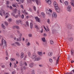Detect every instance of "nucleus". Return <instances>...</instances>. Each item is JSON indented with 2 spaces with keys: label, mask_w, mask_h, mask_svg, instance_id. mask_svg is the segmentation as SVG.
<instances>
[{
  "label": "nucleus",
  "mask_w": 74,
  "mask_h": 74,
  "mask_svg": "<svg viewBox=\"0 0 74 74\" xmlns=\"http://www.w3.org/2000/svg\"><path fill=\"white\" fill-rule=\"evenodd\" d=\"M1 41L2 44H0V46H1V45H3V44H4V46L6 48V47H7V42H6V41L4 40V38H2Z\"/></svg>",
  "instance_id": "f257e3e1"
},
{
  "label": "nucleus",
  "mask_w": 74,
  "mask_h": 74,
  "mask_svg": "<svg viewBox=\"0 0 74 74\" xmlns=\"http://www.w3.org/2000/svg\"><path fill=\"white\" fill-rule=\"evenodd\" d=\"M36 56L35 55H33L32 56V59H34V61L35 62V61H38V60H40V58H36Z\"/></svg>",
  "instance_id": "f03ea898"
},
{
  "label": "nucleus",
  "mask_w": 74,
  "mask_h": 74,
  "mask_svg": "<svg viewBox=\"0 0 74 74\" xmlns=\"http://www.w3.org/2000/svg\"><path fill=\"white\" fill-rule=\"evenodd\" d=\"M34 1H34H36V4L38 5V3H39V0H27V3H31L32 1Z\"/></svg>",
  "instance_id": "7ed1b4c3"
},
{
  "label": "nucleus",
  "mask_w": 74,
  "mask_h": 74,
  "mask_svg": "<svg viewBox=\"0 0 74 74\" xmlns=\"http://www.w3.org/2000/svg\"><path fill=\"white\" fill-rule=\"evenodd\" d=\"M57 57H58L56 61V66H57V64H59V58H60V55H59V54L57 55L56 56Z\"/></svg>",
  "instance_id": "20e7f679"
},
{
  "label": "nucleus",
  "mask_w": 74,
  "mask_h": 74,
  "mask_svg": "<svg viewBox=\"0 0 74 74\" xmlns=\"http://www.w3.org/2000/svg\"><path fill=\"white\" fill-rule=\"evenodd\" d=\"M55 9L57 12H58V13H59V12H60V8H59L58 6L55 7Z\"/></svg>",
  "instance_id": "39448f33"
},
{
  "label": "nucleus",
  "mask_w": 74,
  "mask_h": 74,
  "mask_svg": "<svg viewBox=\"0 0 74 74\" xmlns=\"http://www.w3.org/2000/svg\"><path fill=\"white\" fill-rule=\"evenodd\" d=\"M67 10L69 12H70L71 11V5H69L67 7Z\"/></svg>",
  "instance_id": "423d86ee"
},
{
  "label": "nucleus",
  "mask_w": 74,
  "mask_h": 74,
  "mask_svg": "<svg viewBox=\"0 0 74 74\" xmlns=\"http://www.w3.org/2000/svg\"><path fill=\"white\" fill-rule=\"evenodd\" d=\"M35 19L36 20V21L38 22H40V18H38L37 16L35 17Z\"/></svg>",
  "instance_id": "0eeeda50"
},
{
  "label": "nucleus",
  "mask_w": 74,
  "mask_h": 74,
  "mask_svg": "<svg viewBox=\"0 0 74 74\" xmlns=\"http://www.w3.org/2000/svg\"><path fill=\"white\" fill-rule=\"evenodd\" d=\"M52 16L53 17V18H56L57 17L56 13L55 12H53L52 14Z\"/></svg>",
  "instance_id": "6e6552de"
},
{
  "label": "nucleus",
  "mask_w": 74,
  "mask_h": 74,
  "mask_svg": "<svg viewBox=\"0 0 74 74\" xmlns=\"http://www.w3.org/2000/svg\"><path fill=\"white\" fill-rule=\"evenodd\" d=\"M67 29H72V26L70 24H68L67 26Z\"/></svg>",
  "instance_id": "1a4fd4ad"
},
{
  "label": "nucleus",
  "mask_w": 74,
  "mask_h": 74,
  "mask_svg": "<svg viewBox=\"0 0 74 74\" xmlns=\"http://www.w3.org/2000/svg\"><path fill=\"white\" fill-rule=\"evenodd\" d=\"M53 4L54 6L55 7H55H58V3H57L56 2H54Z\"/></svg>",
  "instance_id": "9d476101"
},
{
  "label": "nucleus",
  "mask_w": 74,
  "mask_h": 74,
  "mask_svg": "<svg viewBox=\"0 0 74 74\" xmlns=\"http://www.w3.org/2000/svg\"><path fill=\"white\" fill-rule=\"evenodd\" d=\"M46 11V13L48 14L49 16H51V13L49 12V13H48V12H47V11H49V10L48 9H47Z\"/></svg>",
  "instance_id": "9b49d317"
},
{
  "label": "nucleus",
  "mask_w": 74,
  "mask_h": 74,
  "mask_svg": "<svg viewBox=\"0 0 74 74\" xmlns=\"http://www.w3.org/2000/svg\"><path fill=\"white\" fill-rule=\"evenodd\" d=\"M16 41H22V37L20 36L18 39H17Z\"/></svg>",
  "instance_id": "f8f14e48"
},
{
  "label": "nucleus",
  "mask_w": 74,
  "mask_h": 74,
  "mask_svg": "<svg viewBox=\"0 0 74 74\" xmlns=\"http://www.w3.org/2000/svg\"><path fill=\"white\" fill-rule=\"evenodd\" d=\"M64 4L66 6H68L69 4V3L68 1H65L64 2Z\"/></svg>",
  "instance_id": "ddd939ff"
},
{
  "label": "nucleus",
  "mask_w": 74,
  "mask_h": 74,
  "mask_svg": "<svg viewBox=\"0 0 74 74\" xmlns=\"http://www.w3.org/2000/svg\"><path fill=\"white\" fill-rule=\"evenodd\" d=\"M67 39H69V41L70 42L73 41V37H71L69 39L67 38Z\"/></svg>",
  "instance_id": "4468645a"
},
{
  "label": "nucleus",
  "mask_w": 74,
  "mask_h": 74,
  "mask_svg": "<svg viewBox=\"0 0 74 74\" xmlns=\"http://www.w3.org/2000/svg\"><path fill=\"white\" fill-rule=\"evenodd\" d=\"M38 53L40 56H42V52H38Z\"/></svg>",
  "instance_id": "2eb2a0df"
},
{
  "label": "nucleus",
  "mask_w": 74,
  "mask_h": 74,
  "mask_svg": "<svg viewBox=\"0 0 74 74\" xmlns=\"http://www.w3.org/2000/svg\"><path fill=\"white\" fill-rule=\"evenodd\" d=\"M24 53L23 52H22L21 53V58H23L24 56Z\"/></svg>",
  "instance_id": "dca6fc26"
},
{
  "label": "nucleus",
  "mask_w": 74,
  "mask_h": 74,
  "mask_svg": "<svg viewBox=\"0 0 74 74\" xmlns=\"http://www.w3.org/2000/svg\"><path fill=\"white\" fill-rule=\"evenodd\" d=\"M46 2L48 3V4L50 5L51 4V1L49 0H47V1H46Z\"/></svg>",
  "instance_id": "f3484780"
},
{
  "label": "nucleus",
  "mask_w": 74,
  "mask_h": 74,
  "mask_svg": "<svg viewBox=\"0 0 74 74\" xmlns=\"http://www.w3.org/2000/svg\"><path fill=\"white\" fill-rule=\"evenodd\" d=\"M41 15H42V17L43 18H45V13H44V12H42L41 13Z\"/></svg>",
  "instance_id": "a211bd4d"
},
{
  "label": "nucleus",
  "mask_w": 74,
  "mask_h": 74,
  "mask_svg": "<svg viewBox=\"0 0 74 74\" xmlns=\"http://www.w3.org/2000/svg\"><path fill=\"white\" fill-rule=\"evenodd\" d=\"M15 44L18 46H20V45H21V44L18 42H15Z\"/></svg>",
  "instance_id": "6ab92c4d"
},
{
  "label": "nucleus",
  "mask_w": 74,
  "mask_h": 74,
  "mask_svg": "<svg viewBox=\"0 0 74 74\" xmlns=\"http://www.w3.org/2000/svg\"><path fill=\"white\" fill-rule=\"evenodd\" d=\"M48 55H49V56H51L52 55V53L51 52H50L48 53Z\"/></svg>",
  "instance_id": "aec40b11"
},
{
  "label": "nucleus",
  "mask_w": 74,
  "mask_h": 74,
  "mask_svg": "<svg viewBox=\"0 0 74 74\" xmlns=\"http://www.w3.org/2000/svg\"><path fill=\"white\" fill-rule=\"evenodd\" d=\"M42 41L43 42H45V37L42 38Z\"/></svg>",
  "instance_id": "412c9836"
},
{
  "label": "nucleus",
  "mask_w": 74,
  "mask_h": 74,
  "mask_svg": "<svg viewBox=\"0 0 74 74\" xmlns=\"http://www.w3.org/2000/svg\"><path fill=\"white\" fill-rule=\"evenodd\" d=\"M35 27L36 29H38V30H39V27H38V25H35Z\"/></svg>",
  "instance_id": "4be33fe9"
},
{
  "label": "nucleus",
  "mask_w": 74,
  "mask_h": 74,
  "mask_svg": "<svg viewBox=\"0 0 74 74\" xmlns=\"http://www.w3.org/2000/svg\"><path fill=\"white\" fill-rule=\"evenodd\" d=\"M29 67H33V63H31L29 64Z\"/></svg>",
  "instance_id": "5701e85b"
},
{
  "label": "nucleus",
  "mask_w": 74,
  "mask_h": 74,
  "mask_svg": "<svg viewBox=\"0 0 74 74\" xmlns=\"http://www.w3.org/2000/svg\"><path fill=\"white\" fill-rule=\"evenodd\" d=\"M47 22L48 24H51V22H50V20L49 19H47Z\"/></svg>",
  "instance_id": "b1692460"
},
{
  "label": "nucleus",
  "mask_w": 74,
  "mask_h": 74,
  "mask_svg": "<svg viewBox=\"0 0 74 74\" xmlns=\"http://www.w3.org/2000/svg\"><path fill=\"white\" fill-rule=\"evenodd\" d=\"M30 26L31 29L33 28V23H30Z\"/></svg>",
  "instance_id": "393cba45"
},
{
  "label": "nucleus",
  "mask_w": 74,
  "mask_h": 74,
  "mask_svg": "<svg viewBox=\"0 0 74 74\" xmlns=\"http://www.w3.org/2000/svg\"><path fill=\"white\" fill-rule=\"evenodd\" d=\"M50 44L51 45H52V44H53V41H52V40H50Z\"/></svg>",
  "instance_id": "a878e982"
},
{
  "label": "nucleus",
  "mask_w": 74,
  "mask_h": 74,
  "mask_svg": "<svg viewBox=\"0 0 74 74\" xmlns=\"http://www.w3.org/2000/svg\"><path fill=\"white\" fill-rule=\"evenodd\" d=\"M28 55L29 57H30L31 55V53L30 52L28 53Z\"/></svg>",
  "instance_id": "bb28decb"
},
{
  "label": "nucleus",
  "mask_w": 74,
  "mask_h": 74,
  "mask_svg": "<svg viewBox=\"0 0 74 74\" xmlns=\"http://www.w3.org/2000/svg\"><path fill=\"white\" fill-rule=\"evenodd\" d=\"M28 36L29 37H32V34H28Z\"/></svg>",
  "instance_id": "cd10ccee"
},
{
  "label": "nucleus",
  "mask_w": 74,
  "mask_h": 74,
  "mask_svg": "<svg viewBox=\"0 0 74 74\" xmlns=\"http://www.w3.org/2000/svg\"><path fill=\"white\" fill-rule=\"evenodd\" d=\"M14 68L17 67V65L16 64V63H14Z\"/></svg>",
  "instance_id": "c85d7f7f"
},
{
  "label": "nucleus",
  "mask_w": 74,
  "mask_h": 74,
  "mask_svg": "<svg viewBox=\"0 0 74 74\" xmlns=\"http://www.w3.org/2000/svg\"><path fill=\"white\" fill-rule=\"evenodd\" d=\"M25 23H26V25H27V26H29V22L28 21H26Z\"/></svg>",
  "instance_id": "c756f323"
},
{
  "label": "nucleus",
  "mask_w": 74,
  "mask_h": 74,
  "mask_svg": "<svg viewBox=\"0 0 74 74\" xmlns=\"http://www.w3.org/2000/svg\"><path fill=\"white\" fill-rule=\"evenodd\" d=\"M1 26L3 28V29H5V26H4V25H3V24L2 23L1 25Z\"/></svg>",
  "instance_id": "7c9ffc66"
},
{
  "label": "nucleus",
  "mask_w": 74,
  "mask_h": 74,
  "mask_svg": "<svg viewBox=\"0 0 74 74\" xmlns=\"http://www.w3.org/2000/svg\"><path fill=\"white\" fill-rule=\"evenodd\" d=\"M16 23L17 24V25H19V23L18 21V20H16Z\"/></svg>",
  "instance_id": "2f4dec72"
},
{
  "label": "nucleus",
  "mask_w": 74,
  "mask_h": 74,
  "mask_svg": "<svg viewBox=\"0 0 74 74\" xmlns=\"http://www.w3.org/2000/svg\"><path fill=\"white\" fill-rule=\"evenodd\" d=\"M10 60H11V62H12L13 61L15 60V59L14 58H11Z\"/></svg>",
  "instance_id": "473e14b6"
},
{
  "label": "nucleus",
  "mask_w": 74,
  "mask_h": 74,
  "mask_svg": "<svg viewBox=\"0 0 74 74\" xmlns=\"http://www.w3.org/2000/svg\"><path fill=\"white\" fill-rule=\"evenodd\" d=\"M25 1V0H20V1L21 3H23V2Z\"/></svg>",
  "instance_id": "72a5a7b5"
},
{
  "label": "nucleus",
  "mask_w": 74,
  "mask_h": 74,
  "mask_svg": "<svg viewBox=\"0 0 74 74\" xmlns=\"http://www.w3.org/2000/svg\"><path fill=\"white\" fill-rule=\"evenodd\" d=\"M0 15L1 16H3V13H2V12L1 11H0Z\"/></svg>",
  "instance_id": "f704fd0d"
},
{
  "label": "nucleus",
  "mask_w": 74,
  "mask_h": 74,
  "mask_svg": "<svg viewBox=\"0 0 74 74\" xmlns=\"http://www.w3.org/2000/svg\"><path fill=\"white\" fill-rule=\"evenodd\" d=\"M12 6L13 7H15L16 8V6L14 4H13L12 5Z\"/></svg>",
  "instance_id": "c9c22d12"
},
{
  "label": "nucleus",
  "mask_w": 74,
  "mask_h": 74,
  "mask_svg": "<svg viewBox=\"0 0 74 74\" xmlns=\"http://www.w3.org/2000/svg\"><path fill=\"white\" fill-rule=\"evenodd\" d=\"M74 49H71V52H74Z\"/></svg>",
  "instance_id": "e433bc0d"
},
{
  "label": "nucleus",
  "mask_w": 74,
  "mask_h": 74,
  "mask_svg": "<svg viewBox=\"0 0 74 74\" xmlns=\"http://www.w3.org/2000/svg\"><path fill=\"white\" fill-rule=\"evenodd\" d=\"M21 17L22 19H23V18H24V15H23V14H22Z\"/></svg>",
  "instance_id": "4c0bfd02"
},
{
  "label": "nucleus",
  "mask_w": 74,
  "mask_h": 74,
  "mask_svg": "<svg viewBox=\"0 0 74 74\" xmlns=\"http://www.w3.org/2000/svg\"><path fill=\"white\" fill-rule=\"evenodd\" d=\"M33 8L35 11H36V8L35 6H34Z\"/></svg>",
  "instance_id": "58836bf2"
},
{
  "label": "nucleus",
  "mask_w": 74,
  "mask_h": 74,
  "mask_svg": "<svg viewBox=\"0 0 74 74\" xmlns=\"http://www.w3.org/2000/svg\"><path fill=\"white\" fill-rule=\"evenodd\" d=\"M49 60L50 62L51 63H52V59H51V58L49 59Z\"/></svg>",
  "instance_id": "ea45409f"
},
{
  "label": "nucleus",
  "mask_w": 74,
  "mask_h": 74,
  "mask_svg": "<svg viewBox=\"0 0 74 74\" xmlns=\"http://www.w3.org/2000/svg\"><path fill=\"white\" fill-rule=\"evenodd\" d=\"M11 15H12V16H13L14 17V16H15V14H13V13H11Z\"/></svg>",
  "instance_id": "a19ab883"
},
{
  "label": "nucleus",
  "mask_w": 74,
  "mask_h": 74,
  "mask_svg": "<svg viewBox=\"0 0 74 74\" xmlns=\"http://www.w3.org/2000/svg\"><path fill=\"white\" fill-rule=\"evenodd\" d=\"M16 55L17 56V57H19V53H16Z\"/></svg>",
  "instance_id": "79ce46f5"
},
{
  "label": "nucleus",
  "mask_w": 74,
  "mask_h": 74,
  "mask_svg": "<svg viewBox=\"0 0 74 74\" xmlns=\"http://www.w3.org/2000/svg\"><path fill=\"white\" fill-rule=\"evenodd\" d=\"M8 22L9 23H10L11 22V19H8Z\"/></svg>",
  "instance_id": "37998d69"
},
{
  "label": "nucleus",
  "mask_w": 74,
  "mask_h": 74,
  "mask_svg": "<svg viewBox=\"0 0 74 74\" xmlns=\"http://www.w3.org/2000/svg\"><path fill=\"white\" fill-rule=\"evenodd\" d=\"M20 7L21 8L23 9V5H21Z\"/></svg>",
  "instance_id": "c03bdc74"
},
{
  "label": "nucleus",
  "mask_w": 74,
  "mask_h": 74,
  "mask_svg": "<svg viewBox=\"0 0 74 74\" xmlns=\"http://www.w3.org/2000/svg\"><path fill=\"white\" fill-rule=\"evenodd\" d=\"M71 5L73 6V7H74V4L73 3L71 2Z\"/></svg>",
  "instance_id": "a18cd8bd"
},
{
  "label": "nucleus",
  "mask_w": 74,
  "mask_h": 74,
  "mask_svg": "<svg viewBox=\"0 0 74 74\" xmlns=\"http://www.w3.org/2000/svg\"><path fill=\"white\" fill-rule=\"evenodd\" d=\"M16 29H19V27L18 26L16 25Z\"/></svg>",
  "instance_id": "49530a36"
},
{
  "label": "nucleus",
  "mask_w": 74,
  "mask_h": 74,
  "mask_svg": "<svg viewBox=\"0 0 74 74\" xmlns=\"http://www.w3.org/2000/svg\"><path fill=\"white\" fill-rule=\"evenodd\" d=\"M31 74H35V73H34V70H33L32 71Z\"/></svg>",
  "instance_id": "de8ad7c7"
},
{
  "label": "nucleus",
  "mask_w": 74,
  "mask_h": 74,
  "mask_svg": "<svg viewBox=\"0 0 74 74\" xmlns=\"http://www.w3.org/2000/svg\"><path fill=\"white\" fill-rule=\"evenodd\" d=\"M21 72H23V68H21Z\"/></svg>",
  "instance_id": "09e8293b"
},
{
  "label": "nucleus",
  "mask_w": 74,
  "mask_h": 74,
  "mask_svg": "<svg viewBox=\"0 0 74 74\" xmlns=\"http://www.w3.org/2000/svg\"><path fill=\"white\" fill-rule=\"evenodd\" d=\"M15 18H18V15H16V16H14Z\"/></svg>",
  "instance_id": "8fccbe9b"
},
{
  "label": "nucleus",
  "mask_w": 74,
  "mask_h": 74,
  "mask_svg": "<svg viewBox=\"0 0 74 74\" xmlns=\"http://www.w3.org/2000/svg\"><path fill=\"white\" fill-rule=\"evenodd\" d=\"M16 25H15L13 27V29H16Z\"/></svg>",
  "instance_id": "3c124183"
},
{
  "label": "nucleus",
  "mask_w": 74,
  "mask_h": 74,
  "mask_svg": "<svg viewBox=\"0 0 74 74\" xmlns=\"http://www.w3.org/2000/svg\"><path fill=\"white\" fill-rule=\"evenodd\" d=\"M20 13H21V12H20V11H18V15H19V16H21V15H20Z\"/></svg>",
  "instance_id": "603ef678"
},
{
  "label": "nucleus",
  "mask_w": 74,
  "mask_h": 74,
  "mask_svg": "<svg viewBox=\"0 0 74 74\" xmlns=\"http://www.w3.org/2000/svg\"><path fill=\"white\" fill-rule=\"evenodd\" d=\"M16 73V72H15V71H13L12 73V74H15Z\"/></svg>",
  "instance_id": "864d4df0"
},
{
  "label": "nucleus",
  "mask_w": 74,
  "mask_h": 74,
  "mask_svg": "<svg viewBox=\"0 0 74 74\" xmlns=\"http://www.w3.org/2000/svg\"><path fill=\"white\" fill-rule=\"evenodd\" d=\"M5 67V65H3L2 66H1V67H2V68H4Z\"/></svg>",
  "instance_id": "5fc2aeb1"
},
{
  "label": "nucleus",
  "mask_w": 74,
  "mask_h": 74,
  "mask_svg": "<svg viewBox=\"0 0 74 74\" xmlns=\"http://www.w3.org/2000/svg\"><path fill=\"white\" fill-rule=\"evenodd\" d=\"M25 12H26V10H24V11H22V12H23V13H24V14H25Z\"/></svg>",
  "instance_id": "6e6d98bb"
},
{
  "label": "nucleus",
  "mask_w": 74,
  "mask_h": 74,
  "mask_svg": "<svg viewBox=\"0 0 74 74\" xmlns=\"http://www.w3.org/2000/svg\"><path fill=\"white\" fill-rule=\"evenodd\" d=\"M71 53L72 56H73L74 54V52H71Z\"/></svg>",
  "instance_id": "4d7b16f0"
},
{
  "label": "nucleus",
  "mask_w": 74,
  "mask_h": 74,
  "mask_svg": "<svg viewBox=\"0 0 74 74\" xmlns=\"http://www.w3.org/2000/svg\"><path fill=\"white\" fill-rule=\"evenodd\" d=\"M5 24L6 25V26H7L8 25V23L6 22H5Z\"/></svg>",
  "instance_id": "13d9d810"
},
{
  "label": "nucleus",
  "mask_w": 74,
  "mask_h": 74,
  "mask_svg": "<svg viewBox=\"0 0 74 74\" xmlns=\"http://www.w3.org/2000/svg\"><path fill=\"white\" fill-rule=\"evenodd\" d=\"M19 36H20V37H22V34L20 33L19 34Z\"/></svg>",
  "instance_id": "bf43d9fd"
},
{
  "label": "nucleus",
  "mask_w": 74,
  "mask_h": 74,
  "mask_svg": "<svg viewBox=\"0 0 74 74\" xmlns=\"http://www.w3.org/2000/svg\"><path fill=\"white\" fill-rule=\"evenodd\" d=\"M29 11L30 12H32V10L31 9V8H29Z\"/></svg>",
  "instance_id": "052dcab7"
},
{
  "label": "nucleus",
  "mask_w": 74,
  "mask_h": 74,
  "mask_svg": "<svg viewBox=\"0 0 74 74\" xmlns=\"http://www.w3.org/2000/svg\"><path fill=\"white\" fill-rule=\"evenodd\" d=\"M11 45L13 46H15V44L14 43H13Z\"/></svg>",
  "instance_id": "680f3d73"
},
{
  "label": "nucleus",
  "mask_w": 74,
  "mask_h": 74,
  "mask_svg": "<svg viewBox=\"0 0 74 74\" xmlns=\"http://www.w3.org/2000/svg\"><path fill=\"white\" fill-rule=\"evenodd\" d=\"M17 32L18 34H19V33H20V32H19V30H17Z\"/></svg>",
  "instance_id": "e2e57ef3"
},
{
  "label": "nucleus",
  "mask_w": 74,
  "mask_h": 74,
  "mask_svg": "<svg viewBox=\"0 0 74 74\" xmlns=\"http://www.w3.org/2000/svg\"><path fill=\"white\" fill-rule=\"evenodd\" d=\"M27 42H28V40L27 39H26V43H27Z\"/></svg>",
  "instance_id": "0e129e2a"
},
{
  "label": "nucleus",
  "mask_w": 74,
  "mask_h": 74,
  "mask_svg": "<svg viewBox=\"0 0 74 74\" xmlns=\"http://www.w3.org/2000/svg\"><path fill=\"white\" fill-rule=\"evenodd\" d=\"M27 45H30V43H29V42H28V43L27 44Z\"/></svg>",
  "instance_id": "69168bd1"
},
{
  "label": "nucleus",
  "mask_w": 74,
  "mask_h": 74,
  "mask_svg": "<svg viewBox=\"0 0 74 74\" xmlns=\"http://www.w3.org/2000/svg\"><path fill=\"white\" fill-rule=\"evenodd\" d=\"M44 37H46V36H47V34H44Z\"/></svg>",
  "instance_id": "338daca9"
},
{
  "label": "nucleus",
  "mask_w": 74,
  "mask_h": 74,
  "mask_svg": "<svg viewBox=\"0 0 74 74\" xmlns=\"http://www.w3.org/2000/svg\"><path fill=\"white\" fill-rule=\"evenodd\" d=\"M17 11L16 10H14L13 12L14 13H16Z\"/></svg>",
  "instance_id": "774afa93"
}]
</instances>
